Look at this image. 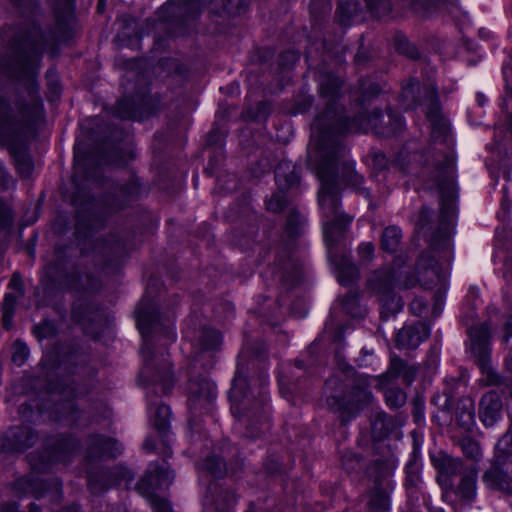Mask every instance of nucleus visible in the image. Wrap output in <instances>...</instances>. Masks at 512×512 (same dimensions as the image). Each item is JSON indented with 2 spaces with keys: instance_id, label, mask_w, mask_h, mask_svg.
<instances>
[{
  "instance_id": "nucleus-26",
  "label": "nucleus",
  "mask_w": 512,
  "mask_h": 512,
  "mask_svg": "<svg viewBox=\"0 0 512 512\" xmlns=\"http://www.w3.org/2000/svg\"><path fill=\"white\" fill-rule=\"evenodd\" d=\"M431 460L439 473L446 474L451 477L457 474L458 469L460 467V463L458 460L445 454H441L437 457H432Z\"/></svg>"
},
{
  "instance_id": "nucleus-33",
  "label": "nucleus",
  "mask_w": 512,
  "mask_h": 512,
  "mask_svg": "<svg viewBox=\"0 0 512 512\" xmlns=\"http://www.w3.org/2000/svg\"><path fill=\"white\" fill-rule=\"evenodd\" d=\"M385 400L390 408L398 409L406 403L407 396L402 389L391 387L385 391Z\"/></svg>"
},
{
  "instance_id": "nucleus-30",
  "label": "nucleus",
  "mask_w": 512,
  "mask_h": 512,
  "mask_svg": "<svg viewBox=\"0 0 512 512\" xmlns=\"http://www.w3.org/2000/svg\"><path fill=\"white\" fill-rule=\"evenodd\" d=\"M13 158L16 169L21 177L28 178L33 171V161L31 157L24 151H14Z\"/></svg>"
},
{
  "instance_id": "nucleus-40",
  "label": "nucleus",
  "mask_w": 512,
  "mask_h": 512,
  "mask_svg": "<svg viewBox=\"0 0 512 512\" xmlns=\"http://www.w3.org/2000/svg\"><path fill=\"white\" fill-rule=\"evenodd\" d=\"M424 156L417 152L411 153L408 147H404L396 156L395 162L402 169L405 170L412 161L422 159Z\"/></svg>"
},
{
  "instance_id": "nucleus-52",
  "label": "nucleus",
  "mask_w": 512,
  "mask_h": 512,
  "mask_svg": "<svg viewBox=\"0 0 512 512\" xmlns=\"http://www.w3.org/2000/svg\"><path fill=\"white\" fill-rule=\"evenodd\" d=\"M499 401H495L493 403V407L491 411L486 412L485 418L482 417V423L486 426L492 425L499 418V410H500Z\"/></svg>"
},
{
  "instance_id": "nucleus-16",
  "label": "nucleus",
  "mask_w": 512,
  "mask_h": 512,
  "mask_svg": "<svg viewBox=\"0 0 512 512\" xmlns=\"http://www.w3.org/2000/svg\"><path fill=\"white\" fill-rule=\"evenodd\" d=\"M416 374L417 369L414 366H408L402 359L395 357L391 359L388 371L378 376L376 380L378 381L379 386L382 387L401 375L404 382L409 385L415 379Z\"/></svg>"
},
{
  "instance_id": "nucleus-50",
  "label": "nucleus",
  "mask_w": 512,
  "mask_h": 512,
  "mask_svg": "<svg viewBox=\"0 0 512 512\" xmlns=\"http://www.w3.org/2000/svg\"><path fill=\"white\" fill-rule=\"evenodd\" d=\"M13 222V216L11 209L0 201V228H6L11 226Z\"/></svg>"
},
{
  "instance_id": "nucleus-51",
  "label": "nucleus",
  "mask_w": 512,
  "mask_h": 512,
  "mask_svg": "<svg viewBox=\"0 0 512 512\" xmlns=\"http://www.w3.org/2000/svg\"><path fill=\"white\" fill-rule=\"evenodd\" d=\"M149 501L154 509V512H173L170 502L164 498L156 496L152 497V499H149Z\"/></svg>"
},
{
  "instance_id": "nucleus-5",
  "label": "nucleus",
  "mask_w": 512,
  "mask_h": 512,
  "mask_svg": "<svg viewBox=\"0 0 512 512\" xmlns=\"http://www.w3.org/2000/svg\"><path fill=\"white\" fill-rule=\"evenodd\" d=\"M370 376L356 374L345 380L339 376L330 377L325 389L331 394L326 398L329 410L340 414L342 423L349 422L361 410L372 404L374 396L370 390Z\"/></svg>"
},
{
  "instance_id": "nucleus-55",
  "label": "nucleus",
  "mask_w": 512,
  "mask_h": 512,
  "mask_svg": "<svg viewBox=\"0 0 512 512\" xmlns=\"http://www.w3.org/2000/svg\"><path fill=\"white\" fill-rule=\"evenodd\" d=\"M404 5L410 7L415 12H422L427 8V0H402Z\"/></svg>"
},
{
  "instance_id": "nucleus-25",
  "label": "nucleus",
  "mask_w": 512,
  "mask_h": 512,
  "mask_svg": "<svg viewBox=\"0 0 512 512\" xmlns=\"http://www.w3.org/2000/svg\"><path fill=\"white\" fill-rule=\"evenodd\" d=\"M368 507H369L368 512H388V509H389L388 491L382 487H375L371 492Z\"/></svg>"
},
{
  "instance_id": "nucleus-19",
  "label": "nucleus",
  "mask_w": 512,
  "mask_h": 512,
  "mask_svg": "<svg viewBox=\"0 0 512 512\" xmlns=\"http://www.w3.org/2000/svg\"><path fill=\"white\" fill-rule=\"evenodd\" d=\"M190 401L194 404L209 403L215 397L214 387L205 379L190 380L188 384Z\"/></svg>"
},
{
  "instance_id": "nucleus-35",
  "label": "nucleus",
  "mask_w": 512,
  "mask_h": 512,
  "mask_svg": "<svg viewBox=\"0 0 512 512\" xmlns=\"http://www.w3.org/2000/svg\"><path fill=\"white\" fill-rule=\"evenodd\" d=\"M96 250L104 256L111 255L113 258H117L122 254L123 245L115 239L105 240L97 244Z\"/></svg>"
},
{
  "instance_id": "nucleus-56",
  "label": "nucleus",
  "mask_w": 512,
  "mask_h": 512,
  "mask_svg": "<svg viewBox=\"0 0 512 512\" xmlns=\"http://www.w3.org/2000/svg\"><path fill=\"white\" fill-rule=\"evenodd\" d=\"M53 332V327L49 322H45L35 327V333L40 338L48 337Z\"/></svg>"
},
{
  "instance_id": "nucleus-7",
  "label": "nucleus",
  "mask_w": 512,
  "mask_h": 512,
  "mask_svg": "<svg viewBox=\"0 0 512 512\" xmlns=\"http://www.w3.org/2000/svg\"><path fill=\"white\" fill-rule=\"evenodd\" d=\"M246 388V379L236 375L230 390L231 410L233 415L246 425L249 435L258 437L269 428L264 409L266 397L263 392H259L258 397H255L247 392Z\"/></svg>"
},
{
  "instance_id": "nucleus-32",
  "label": "nucleus",
  "mask_w": 512,
  "mask_h": 512,
  "mask_svg": "<svg viewBox=\"0 0 512 512\" xmlns=\"http://www.w3.org/2000/svg\"><path fill=\"white\" fill-rule=\"evenodd\" d=\"M154 382H160L162 386V392L164 394L169 393L174 385L173 375L171 372V365L169 362H165L161 369L157 372V375L153 379Z\"/></svg>"
},
{
  "instance_id": "nucleus-38",
  "label": "nucleus",
  "mask_w": 512,
  "mask_h": 512,
  "mask_svg": "<svg viewBox=\"0 0 512 512\" xmlns=\"http://www.w3.org/2000/svg\"><path fill=\"white\" fill-rule=\"evenodd\" d=\"M367 8L376 17L388 15L391 11V4L388 0H365Z\"/></svg>"
},
{
  "instance_id": "nucleus-61",
  "label": "nucleus",
  "mask_w": 512,
  "mask_h": 512,
  "mask_svg": "<svg viewBox=\"0 0 512 512\" xmlns=\"http://www.w3.org/2000/svg\"><path fill=\"white\" fill-rule=\"evenodd\" d=\"M15 297L11 294H7L4 299V308L6 310V314L10 312L15 304Z\"/></svg>"
},
{
  "instance_id": "nucleus-15",
  "label": "nucleus",
  "mask_w": 512,
  "mask_h": 512,
  "mask_svg": "<svg viewBox=\"0 0 512 512\" xmlns=\"http://www.w3.org/2000/svg\"><path fill=\"white\" fill-rule=\"evenodd\" d=\"M429 336V328L422 322L404 326L396 336L399 348L415 349Z\"/></svg>"
},
{
  "instance_id": "nucleus-17",
  "label": "nucleus",
  "mask_w": 512,
  "mask_h": 512,
  "mask_svg": "<svg viewBox=\"0 0 512 512\" xmlns=\"http://www.w3.org/2000/svg\"><path fill=\"white\" fill-rule=\"evenodd\" d=\"M334 244L335 243H331L330 245H327L329 250V258L337 268L338 281L342 285L348 286L359 278V272L357 267L349 257L342 256L338 258L332 255V247Z\"/></svg>"
},
{
  "instance_id": "nucleus-31",
  "label": "nucleus",
  "mask_w": 512,
  "mask_h": 512,
  "mask_svg": "<svg viewBox=\"0 0 512 512\" xmlns=\"http://www.w3.org/2000/svg\"><path fill=\"white\" fill-rule=\"evenodd\" d=\"M465 324L467 325V333L470 340L471 352L475 357V362L480 364V329L476 324H470L468 316H464Z\"/></svg>"
},
{
  "instance_id": "nucleus-6",
  "label": "nucleus",
  "mask_w": 512,
  "mask_h": 512,
  "mask_svg": "<svg viewBox=\"0 0 512 512\" xmlns=\"http://www.w3.org/2000/svg\"><path fill=\"white\" fill-rule=\"evenodd\" d=\"M74 0H61L54 7L56 32H43L40 27L33 25L21 40L20 46L25 51L29 64H38L43 53L53 49L56 41L64 37L72 28L74 15Z\"/></svg>"
},
{
  "instance_id": "nucleus-54",
  "label": "nucleus",
  "mask_w": 512,
  "mask_h": 512,
  "mask_svg": "<svg viewBox=\"0 0 512 512\" xmlns=\"http://www.w3.org/2000/svg\"><path fill=\"white\" fill-rule=\"evenodd\" d=\"M417 279L413 275H407L404 281H400V275L397 273L396 287L400 289H409L416 285Z\"/></svg>"
},
{
  "instance_id": "nucleus-45",
  "label": "nucleus",
  "mask_w": 512,
  "mask_h": 512,
  "mask_svg": "<svg viewBox=\"0 0 512 512\" xmlns=\"http://www.w3.org/2000/svg\"><path fill=\"white\" fill-rule=\"evenodd\" d=\"M342 306L344 310L353 317H359L362 315L361 309L358 305V299L355 294H347L342 301Z\"/></svg>"
},
{
  "instance_id": "nucleus-13",
  "label": "nucleus",
  "mask_w": 512,
  "mask_h": 512,
  "mask_svg": "<svg viewBox=\"0 0 512 512\" xmlns=\"http://www.w3.org/2000/svg\"><path fill=\"white\" fill-rule=\"evenodd\" d=\"M138 193L139 185L134 179H131L123 185L116 186L114 191L104 198L103 204L107 212H115L135 200Z\"/></svg>"
},
{
  "instance_id": "nucleus-43",
  "label": "nucleus",
  "mask_w": 512,
  "mask_h": 512,
  "mask_svg": "<svg viewBox=\"0 0 512 512\" xmlns=\"http://www.w3.org/2000/svg\"><path fill=\"white\" fill-rule=\"evenodd\" d=\"M288 200L285 194L281 192L274 193L271 198L267 201V209L274 213H279L287 206Z\"/></svg>"
},
{
  "instance_id": "nucleus-27",
  "label": "nucleus",
  "mask_w": 512,
  "mask_h": 512,
  "mask_svg": "<svg viewBox=\"0 0 512 512\" xmlns=\"http://www.w3.org/2000/svg\"><path fill=\"white\" fill-rule=\"evenodd\" d=\"M458 422L469 429L474 424V403L470 398H463L458 403Z\"/></svg>"
},
{
  "instance_id": "nucleus-3",
  "label": "nucleus",
  "mask_w": 512,
  "mask_h": 512,
  "mask_svg": "<svg viewBox=\"0 0 512 512\" xmlns=\"http://www.w3.org/2000/svg\"><path fill=\"white\" fill-rule=\"evenodd\" d=\"M319 98L324 105L312 124L310 157L321 156L322 148L329 147L332 142L341 144L340 138L352 130L350 120L345 116L342 106L338 104L341 96L342 81L332 73L322 74L318 80Z\"/></svg>"
},
{
  "instance_id": "nucleus-59",
  "label": "nucleus",
  "mask_w": 512,
  "mask_h": 512,
  "mask_svg": "<svg viewBox=\"0 0 512 512\" xmlns=\"http://www.w3.org/2000/svg\"><path fill=\"white\" fill-rule=\"evenodd\" d=\"M343 170H347V172L349 173V178H347V181L352 182L353 184L361 183L362 177L353 172L350 164L344 162Z\"/></svg>"
},
{
  "instance_id": "nucleus-63",
  "label": "nucleus",
  "mask_w": 512,
  "mask_h": 512,
  "mask_svg": "<svg viewBox=\"0 0 512 512\" xmlns=\"http://www.w3.org/2000/svg\"><path fill=\"white\" fill-rule=\"evenodd\" d=\"M280 59H281V64L283 63V59H288L291 62H295L297 60V55L294 52L288 51V52L283 53L280 56Z\"/></svg>"
},
{
  "instance_id": "nucleus-41",
  "label": "nucleus",
  "mask_w": 512,
  "mask_h": 512,
  "mask_svg": "<svg viewBox=\"0 0 512 512\" xmlns=\"http://www.w3.org/2000/svg\"><path fill=\"white\" fill-rule=\"evenodd\" d=\"M460 447L467 458L477 460L480 454V447L476 441L470 437H463L460 440Z\"/></svg>"
},
{
  "instance_id": "nucleus-60",
  "label": "nucleus",
  "mask_w": 512,
  "mask_h": 512,
  "mask_svg": "<svg viewBox=\"0 0 512 512\" xmlns=\"http://www.w3.org/2000/svg\"><path fill=\"white\" fill-rule=\"evenodd\" d=\"M437 482L444 488H451L453 485L452 477L446 474H441L438 472Z\"/></svg>"
},
{
  "instance_id": "nucleus-9",
  "label": "nucleus",
  "mask_w": 512,
  "mask_h": 512,
  "mask_svg": "<svg viewBox=\"0 0 512 512\" xmlns=\"http://www.w3.org/2000/svg\"><path fill=\"white\" fill-rule=\"evenodd\" d=\"M350 125H352V130L349 132L366 130L369 126L376 134L390 137L402 131L404 121L400 115L391 110L387 111L385 115L379 110H374L367 117L359 116L350 121Z\"/></svg>"
},
{
  "instance_id": "nucleus-48",
  "label": "nucleus",
  "mask_w": 512,
  "mask_h": 512,
  "mask_svg": "<svg viewBox=\"0 0 512 512\" xmlns=\"http://www.w3.org/2000/svg\"><path fill=\"white\" fill-rule=\"evenodd\" d=\"M141 353L143 355L145 365H144L140 375H141V377H148L152 370L153 355H152V350L148 346L147 342L145 343V347L141 349Z\"/></svg>"
},
{
  "instance_id": "nucleus-39",
  "label": "nucleus",
  "mask_w": 512,
  "mask_h": 512,
  "mask_svg": "<svg viewBox=\"0 0 512 512\" xmlns=\"http://www.w3.org/2000/svg\"><path fill=\"white\" fill-rule=\"evenodd\" d=\"M302 219L296 210H291L287 216L285 230L290 237L297 236L300 232Z\"/></svg>"
},
{
  "instance_id": "nucleus-29",
  "label": "nucleus",
  "mask_w": 512,
  "mask_h": 512,
  "mask_svg": "<svg viewBox=\"0 0 512 512\" xmlns=\"http://www.w3.org/2000/svg\"><path fill=\"white\" fill-rule=\"evenodd\" d=\"M394 46L400 54L408 58L415 60L420 57V53L415 44L411 43L403 34H396L394 36Z\"/></svg>"
},
{
  "instance_id": "nucleus-37",
  "label": "nucleus",
  "mask_w": 512,
  "mask_h": 512,
  "mask_svg": "<svg viewBox=\"0 0 512 512\" xmlns=\"http://www.w3.org/2000/svg\"><path fill=\"white\" fill-rule=\"evenodd\" d=\"M356 13V4L348 0H341L337 9L339 22L343 25H348L351 18Z\"/></svg>"
},
{
  "instance_id": "nucleus-62",
  "label": "nucleus",
  "mask_w": 512,
  "mask_h": 512,
  "mask_svg": "<svg viewBox=\"0 0 512 512\" xmlns=\"http://www.w3.org/2000/svg\"><path fill=\"white\" fill-rule=\"evenodd\" d=\"M156 448L155 440L151 437H147L146 440L143 443V449L146 452H153Z\"/></svg>"
},
{
  "instance_id": "nucleus-34",
  "label": "nucleus",
  "mask_w": 512,
  "mask_h": 512,
  "mask_svg": "<svg viewBox=\"0 0 512 512\" xmlns=\"http://www.w3.org/2000/svg\"><path fill=\"white\" fill-rule=\"evenodd\" d=\"M170 408L167 405H159L155 411L153 424L159 432H165L169 428Z\"/></svg>"
},
{
  "instance_id": "nucleus-10",
  "label": "nucleus",
  "mask_w": 512,
  "mask_h": 512,
  "mask_svg": "<svg viewBox=\"0 0 512 512\" xmlns=\"http://www.w3.org/2000/svg\"><path fill=\"white\" fill-rule=\"evenodd\" d=\"M173 479L174 473L168 467L153 464L137 483V490L144 497L152 499V497H156L155 490L168 488Z\"/></svg>"
},
{
  "instance_id": "nucleus-8",
  "label": "nucleus",
  "mask_w": 512,
  "mask_h": 512,
  "mask_svg": "<svg viewBox=\"0 0 512 512\" xmlns=\"http://www.w3.org/2000/svg\"><path fill=\"white\" fill-rule=\"evenodd\" d=\"M397 271L380 269L374 271L367 280L368 290L377 296L382 306V317L396 314L403 307V302L394 292L396 288Z\"/></svg>"
},
{
  "instance_id": "nucleus-46",
  "label": "nucleus",
  "mask_w": 512,
  "mask_h": 512,
  "mask_svg": "<svg viewBox=\"0 0 512 512\" xmlns=\"http://www.w3.org/2000/svg\"><path fill=\"white\" fill-rule=\"evenodd\" d=\"M104 476L111 479L112 485L118 484L121 480L130 481L132 479L130 471L122 467H115L109 474Z\"/></svg>"
},
{
  "instance_id": "nucleus-18",
  "label": "nucleus",
  "mask_w": 512,
  "mask_h": 512,
  "mask_svg": "<svg viewBox=\"0 0 512 512\" xmlns=\"http://www.w3.org/2000/svg\"><path fill=\"white\" fill-rule=\"evenodd\" d=\"M137 325L143 336L146 339L147 335L152 331L157 329L159 313L154 309L146 306L144 301H142L137 310ZM147 340H145L146 342Z\"/></svg>"
},
{
  "instance_id": "nucleus-14",
  "label": "nucleus",
  "mask_w": 512,
  "mask_h": 512,
  "mask_svg": "<svg viewBox=\"0 0 512 512\" xmlns=\"http://www.w3.org/2000/svg\"><path fill=\"white\" fill-rule=\"evenodd\" d=\"M121 453V445L113 438L102 435H92L88 438L87 457L89 459L115 458Z\"/></svg>"
},
{
  "instance_id": "nucleus-36",
  "label": "nucleus",
  "mask_w": 512,
  "mask_h": 512,
  "mask_svg": "<svg viewBox=\"0 0 512 512\" xmlns=\"http://www.w3.org/2000/svg\"><path fill=\"white\" fill-rule=\"evenodd\" d=\"M79 448V442L73 437H63L59 440L56 451L60 460H66V454H71Z\"/></svg>"
},
{
  "instance_id": "nucleus-53",
  "label": "nucleus",
  "mask_w": 512,
  "mask_h": 512,
  "mask_svg": "<svg viewBox=\"0 0 512 512\" xmlns=\"http://www.w3.org/2000/svg\"><path fill=\"white\" fill-rule=\"evenodd\" d=\"M373 168L378 171H383L388 168V159L385 154L381 152L374 153L372 156Z\"/></svg>"
},
{
  "instance_id": "nucleus-47",
  "label": "nucleus",
  "mask_w": 512,
  "mask_h": 512,
  "mask_svg": "<svg viewBox=\"0 0 512 512\" xmlns=\"http://www.w3.org/2000/svg\"><path fill=\"white\" fill-rule=\"evenodd\" d=\"M375 246L372 242L362 243L358 247V254L361 263L368 264L374 256Z\"/></svg>"
},
{
  "instance_id": "nucleus-64",
  "label": "nucleus",
  "mask_w": 512,
  "mask_h": 512,
  "mask_svg": "<svg viewBox=\"0 0 512 512\" xmlns=\"http://www.w3.org/2000/svg\"><path fill=\"white\" fill-rule=\"evenodd\" d=\"M312 105V98L310 96L305 97L304 105L299 107V111H305Z\"/></svg>"
},
{
  "instance_id": "nucleus-57",
  "label": "nucleus",
  "mask_w": 512,
  "mask_h": 512,
  "mask_svg": "<svg viewBox=\"0 0 512 512\" xmlns=\"http://www.w3.org/2000/svg\"><path fill=\"white\" fill-rule=\"evenodd\" d=\"M426 308H427V303L424 302L422 299L416 298L410 304V309L416 315H421Z\"/></svg>"
},
{
  "instance_id": "nucleus-44",
  "label": "nucleus",
  "mask_w": 512,
  "mask_h": 512,
  "mask_svg": "<svg viewBox=\"0 0 512 512\" xmlns=\"http://www.w3.org/2000/svg\"><path fill=\"white\" fill-rule=\"evenodd\" d=\"M205 468L215 477H220L226 472L225 463L215 456L208 457L205 460Z\"/></svg>"
},
{
  "instance_id": "nucleus-49",
  "label": "nucleus",
  "mask_w": 512,
  "mask_h": 512,
  "mask_svg": "<svg viewBox=\"0 0 512 512\" xmlns=\"http://www.w3.org/2000/svg\"><path fill=\"white\" fill-rule=\"evenodd\" d=\"M88 488L93 494H100L108 489L102 479H98L96 476L89 475L87 480Z\"/></svg>"
},
{
  "instance_id": "nucleus-11",
  "label": "nucleus",
  "mask_w": 512,
  "mask_h": 512,
  "mask_svg": "<svg viewBox=\"0 0 512 512\" xmlns=\"http://www.w3.org/2000/svg\"><path fill=\"white\" fill-rule=\"evenodd\" d=\"M36 438V434L30 427H13L1 436V448L9 453L23 452L35 443Z\"/></svg>"
},
{
  "instance_id": "nucleus-28",
  "label": "nucleus",
  "mask_w": 512,
  "mask_h": 512,
  "mask_svg": "<svg viewBox=\"0 0 512 512\" xmlns=\"http://www.w3.org/2000/svg\"><path fill=\"white\" fill-rule=\"evenodd\" d=\"M114 114L121 119L140 120L141 116L130 98L120 100L114 107Z\"/></svg>"
},
{
  "instance_id": "nucleus-20",
  "label": "nucleus",
  "mask_w": 512,
  "mask_h": 512,
  "mask_svg": "<svg viewBox=\"0 0 512 512\" xmlns=\"http://www.w3.org/2000/svg\"><path fill=\"white\" fill-rule=\"evenodd\" d=\"M402 230L396 225L385 227L380 236V248L387 253H395L402 243Z\"/></svg>"
},
{
  "instance_id": "nucleus-23",
  "label": "nucleus",
  "mask_w": 512,
  "mask_h": 512,
  "mask_svg": "<svg viewBox=\"0 0 512 512\" xmlns=\"http://www.w3.org/2000/svg\"><path fill=\"white\" fill-rule=\"evenodd\" d=\"M275 181L280 191H286L297 187L299 184V175L295 168L289 169L287 165H279L275 169Z\"/></svg>"
},
{
  "instance_id": "nucleus-21",
  "label": "nucleus",
  "mask_w": 512,
  "mask_h": 512,
  "mask_svg": "<svg viewBox=\"0 0 512 512\" xmlns=\"http://www.w3.org/2000/svg\"><path fill=\"white\" fill-rule=\"evenodd\" d=\"M66 248L56 247L52 260L46 266L47 275L57 281L66 275Z\"/></svg>"
},
{
  "instance_id": "nucleus-24",
  "label": "nucleus",
  "mask_w": 512,
  "mask_h": 512,
  "mask_svg": "<svg viewBox=\"0 0 512 512\" xmlns=\"http://www.w3.org/2000/svg\"><path fill=\"white\" fill-rule=\"evenodd\" d=\"M477 476L476 467L471 468L462 476L459 484V493L467 500L475 499L477 494Z\"/></svg>"
},
{
  "instance_id": "nucleus-12",
  "label": "nucleus",
  "mask_w": 512,
  "mask_h": 512,
  "mask_svg": "<svg viewBox=\"0 0 512 512\" xmlns=\"http://www.w3.org/2000/svg\"><path fill=\"white\" fill-rule=\"evenodd\" d=\"M160 13L164 21H188L200 14V4L198 0H171Z\"/></svg>"
},
{
  "instance_id": "nucleus-58",
  "label": "nucleus",
  "mask_w": 512,
  "mask_h": 512,
  "mask_svg": "<svg viewBox=\"0 0 512 512\" xmlns=\"http://www.w3.org/2000/svg\"><path fill=\"white\" fill-rule=\"evenodd\" d=\"M412 467V464L410 463L408 465V471H407V478L406 482L410 486H416L420 481V475L417 471H411L410 468Z\"/></svg>"
},
{
  "instance_id": "nucleus-22",
  "label": "nucleus",
  "mask_w": 512,
  "mask_h": 512,
  "mask_svg": "<svg viewBox=\"0 0 512 512\" xmlns=\"http://www.w3.org/2000/svg\"><path fill=\"white\" fill-rule=\"evenodd\" d=\"M222 343L221 334L211 328H202L196 338V347L199 351L217 350Z\"/></svg>"
},
{
  "instance_id": "nucleus-2",
  "label": "nucleus",
  "mask_w": 512,
  "mask_h": 512,
  "mask_svg": "<svg viewBox=\"0 0 512 512\" xmlns=\"http://www.w3.org/2000/svg\"><path fill=\"white\" fill-rule=\"evenodd\" d=\"M344 152V146L334 141L329 147L322 148V155L318 159H312L310 147H308L307 163L316 171L321 181L318 202L326 219L324 221V238L327 245L337 243L344 236L353 219L351 216L339 212V191L335 183L338 164Z\"/></svg>"
},
{
  "instance_id": "nucleus-42",
  "label": "nucleus",
  "mask_w": 512,
  "mask_h": 512,
  "mask_svg": "<svg viewBox=\"0 0 512 512\" xmlns=\"http://www.w3.org/2000/svg\"><path fill=\"white\" fill-rule=\"evenodd\" d=\"M13 352H12V360L15 364L18 366H21L24 364V362L27 360L29 355V349L21 341H15L12 346Z\"/></svg>"
},
{
  "instance_id": "nucleus-4",
  "label": "nucleus",
  "mask_w": 512,
  "mask_h": 512,
  "mask_svg": "<svg viewBox=\"0 0 512 512\" xmlns=\"http://www.w3.org/2000/svg\"><path fill=\"white\" fill-rule=\"evenodd\" d=\"M28 82L27 95L19 96L13 106L0 98V136L10 141L33 136L44 119L38 84L32 76Z\"/></svg>"
},
{
  "instance_id": "nucleus-1",
  "label": "nucleus",
  "mask_w": 512,
  "mask_h": 512,
  "mask_svg": "<svg viewBox=\"0 0 512 512\" xmlns=\"http://www.w3.org/2000/svg\"><path fill=\"white\" fill-rule=\"evenodd\" d=\"M429 101L426 117L431 126L434 147L428 153L432 167L427 168L429 189L437 188L440 199V215L437 227L432 228V210L423 207L415 224L416 233L425 237L433 250H449L456 217L457 185L455 175L454 141L449 121L443 116L436 88L427 94Z\"/></svg>"
}]
</instances>
